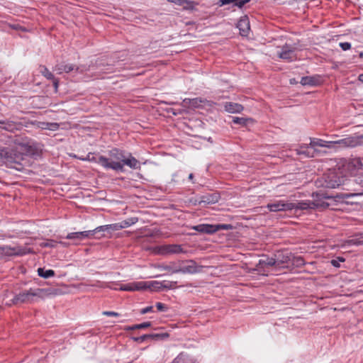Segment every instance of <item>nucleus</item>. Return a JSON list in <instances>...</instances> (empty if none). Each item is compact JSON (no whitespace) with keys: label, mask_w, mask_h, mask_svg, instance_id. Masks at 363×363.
I'll list each match as a JSON object with an SVG mask.
<instances>
[{"label":"nucleus","mask_w":363,"mask_h":363,"mask_svg":"<svg viewBox=\"0 0 363 363\" xmlns=\"http://www.w3.org/2000/svg\"><path fill=\"white\" fill-rule=\"evenodd\" d=\"M328 204L320 201H300L298 203H291L283 200L274 201L269 203L267 206L271 212L287 211L292 209H314L318 208H326Z\"/></svg>","instance_id":"f257e3e1"},{"label":"nucleus","mask_w":363,"mask_h":363,"mask_svg":"<svg viewBox=\"0 0 363 363\" xmlns=\"http://www.w3.org/2000/svg\"><path fill=\"white\" fill-rule=\"evenodd\" d=\"M310 147L314 150L315 147H328L330 149L354 147L360 144L359 137L351 136L338 140L325 141L318 138H311Z\"/></svg>","instance_id":"f03ea898"},{"label":"nucleus","mask_w":363,"mask_h":363,"mask_svg":"<svg viewBox=\"0 0 363 363\" xmlns=\"http://www.w3.org/2000/svg\"><path fill=\"white\" fill-rule=\"evenodd\" d=\"M50 294H52V291L50 289L30 288L28 290L23 291L16 294L11 300V303H8V305L11 306L12 304L17 305L20 303H32L37 298L43 299Z\"/></svg>","instance_id":"7ed1b4c3"},{"label":"nucleus","mask_w":363,"mask_h":363,"mask_svg":"<svg viewBox=\"0 0 363 363\" xmlns=\"http://www.w3.org/2000/svg\"><path fill=\"white\" fill-rule=\"evenodd\" d=\"M4 162L11 168L16 169L17 170H22L26 163V160L23 156L17 152L16 151L12 150L11 152H5Z\"/></svg>","instance_id":"20e7f679"},{"label":"nucleus","mask_w":363,"mask_h":363,"mask_svg":"<svg viewBox=\"0 0 363 363\" xmlns=\"http://www.w3.org/2000/svg\"><path fill=\"white\" fill-rule=\"evenodd\" d=\"M85 160H86V161L97 162L106 169L123 172V164L119 162L109 161V159L101 155L96 157L93 153L89 152L85 157Z\"/></svg>","instance_id":"39448f33"},{"label":"nucleus","mask_w":363,"mask_h":363,"mask_svg":"<svg viewBox=\"0 0 363 363\" xmlns=\"http://www.w3.org/2000/svg\"><path fill=\"white\" fill-rule=\"evenodd\" d=\"M345 168L350 174L358 173L355 178V182L360 184L359 177H363V157H355L350 159L345 164Z\"/></svg>","instance_id":"423d86ee"},{"label":"nucleus","mask_w":363,"mask_h":363,"mask_svg":"<svg viewBox=\"0 0 363 363\" xmlns=\"http://www.w3.org/2000/svg\"><path fill=\"white\" fill-rule=\"evenodd\" d=\"M324 184L325 188L335 189L344 183V178L338 175L335 171H331L324 174Z\"/></svg>","instance_id":"0eeeda50"},{"label":"nucleus","mask_w":363,"mask_h":363,"mask_svg":"<svg viewBox=\"0 0 363 363\" xmlns=\"http://www.w3.org/2000/svg\"><path fill=\"white\" fill-rule=\"evenodd\" d=\"M30 252V250L22 247L21 246L11 247L9 245H4L0 247L1 258L6 256H21L28 254Z\"/></svg>","instance_id":"6e6552de"},{"label":"nucleus","mask_w":363,"mask_h":363,"mask_svg":"<svg viewBox=\"0 0 363 363\" xmlns=\"http://www.w3.org/2000/svg\"><path fill=\"white\" fill-rule=\"evenodd\" d=\"M207 104H208V101L202 98H195L192 99H184L180 104L181 106L184 108L191 109L203 108Z\"/></svg>","instance_id":"1a4fd4ad"},{"label":"nucleus","mask_w":363,"mask_h":363,"mask_svg":"<svg viewBox=\"0 0 363 363\" xmlns=\"http://www.w3.org/2000/svg\"><path fill=\"white\" fill-rule=\"evenodd\" d=\"M181 245H165L158 248V253L162 255L185 253Z\"/></svg>","instance_id":"9d476101"},{"label":"nucleus","mask_w":363,"mask_h":363,"mask_svg":"<svg viewBox=\"0 0 363 363\" xmlns=\"http://www.w3.org/2000/svg\"><path fill=\"white\" fill-rule=\"evenodd\" d=\"M192 229L201 233L211 234L220 229H228V227L226 225H213L209 224H200L193 226Z\"/></svg>","instance_id":"9b49d317"},{"label":"nucleus","mask_w":363,"mask_h":363,"mask_svg":"<svg viewBox=\"0 0 363 363\" xmlns=\"http://www.w3.org/2000/svg\"><path fill=\"white\" fill-rule=\"evenodd\" d=\"M102 228L103 227L100 226L93 230H85L82 232L70 233L67 234L66 238L69 240L77 239L79 240H84L85 238H89L94 235L96 231H100L101 230H102Z\"/></svg>","instance_id":"f8f14e48"},{"label":"nucleus","mask_w":363,"mask_h":363,"mask_svg":"<svg viewBox=\"0 0 363 363\" xmlns=\"http://www.w3.org/2000/svg\"><path fill=\"white\" fill-rule=\"evenodd\" d=\"M169 337V334L163 330L153 331L150 333L142 335L138 337H134L133 340H145L147 339L159 340Z\"/></svg>","instance_id":"ddd939ff"},{"label":"nucleus","mask_w":363,"mask_h":363,"mask_svg":"<svg viewBox=\"0 0 363 363\" xmlns=\"http://www.w3.org/2000/svg\"><path fill=\"white\" fill-rule=\"evenodd\" d=\"M279 57L288 61H293L296 58L294 49L289 46H284L279 51L277 52Z\"/></svg>","instance_id":"4468645a"},{"label":"nucleus","mask_w":363,"mask_h":363,"mask_svg":"<svg viewBox=\"0 0 363 363\" xmlns=\"http://www.w3.org/2000/svg\"><path fill=\"white\" fill-rule=\"evenodd\" d=\"M198 267L195 262L189 260L182 267L175 269L172 273L194 274L198 272Z\"/></svg>","instance_id":"2eb2a0df"},{"label":"nucleus","mask_w":363,"mask_h":363,"mask_svg":"<svg viewBox=\"0 0 363 363\" xmlns=\"http://www.w3.org/2000/svg\"><path fill=\"white\" fill-rule=\"evenodd\" d=\"M220 196L218 194L213 193L211 194L203 195L200 197V199L197 201L198 204L201 205L202 203L205 205L213 204L217 203L219 201Z\"/></svg>","instance_id":"dca6fc26"},{"label":"nucleus","mask_w":363,"mask_h":363,"mask_svg":"<svg viewBox=\"0 0 363 363\" xmlns=\"http://www.w3.org/2000/svg\"><path fill=\"white\" fill-rule=\"evenodd\" d=\"M147 285L145 289L149 288L154 291H161L162 289H169L170 284L167 281L160 282L157 281H145Z\"/></svg>","instance_id":"f3484780"},{"label":"nucleus","mask_w":363,"mask_h":363,"mask_svg":"<svg viewBox=\"0 0 363 363\" xmlns=\"http://www.w3.org/2000/svg\"><path fill=\"white\" fill-rule=\"evenodd\" d=\"M237 27L242 36H247L250 31V21L246 17H242L238 23Z\"/></svg>","instance_id":"a211bd4d"},{"label":"nucleus","mask_w":363,"mask_h":363,"mask_svg":"<svg viewBox=\"0 0 363 363\" xmlns=\"http://www.w3.org/2000/svg\"><path fill=\"white\" fill-rule=\"evenodd\" d=\"M296 152L297 155H303L307 157H313L318 151L316 149L313 150L310 145H307L301 146L300 148L296 150Z\"/></svg>","instance_id":"6ab92c4d"},{"label":"nucleus","mask_w":363,"mask_h":363,"mask_svg":"<svg viewBox=\"0 0 363 363\" xmlns=\"http://www.w3.org/2000/svg\"><path fill=\"white\" fill-rule=\"evenodd\" d=\"M146 285L147 284L145 281H139L123 285L121 287V290L129 291H139L144 289L146 287Z\"/></svg>","instance_id":"aec40b11"},{"label":"nucleus","mask_w":363,"mask_h":363,"mask_svg":"<svg viewBox=\"0 0 363 363\" xmlns=\"http://www.w3.org/2000/svg\"><path fill=\"white\" fill-rule=\"evenodd\" d=\"M277 261V265L283 264H289L291 259V255L287 252H279L275 255Z\"/></svg>","instance_id":"412c9836"},{"label":"nucleus","mask_w":363,"mask_h":363,"mask_svg":"<svg viewBox=\"0 0 363 363\" xmlns=\"http://www.w3.org/2000/svg\"><path fill=\"white\" fill-rule=\"evenodd\" d=\"M109 156V161L119 162L120 163H123L125 155L123 151L118 149H113L110 151Z\"/></svg>","instance_id":"4be33fe9"},{"label":"nucleus","mask_w":363,"mask_h":363,"mask_svg":"<svg viewBox=\"0 0 363 363\" xmlns=\"http://www.w3.org/2000/svg\"><path fill=\"white\" fill-rule=\"evenodd\" d=\"M121 164H123V167L124 165H127L129 167H130L131 169H140V167L139 161L130 155L128 157H126L125 156L124 160L123 161V163H121Z\"/></svg>","instance_id":"5701e85b"},{"label":"nucleus","mask_w":363,"mask_h":363,"mask_svg":"<svg viewBox=\"0 0 363 363\" xmlns=\"http://www.w3.org/2000/svg\"><path fill=\"white\" fill-rule=\"evenodd\" d=\"M300 83L303 86H316L319 84V78L315 76L303 77Z\"/></svg>","instance_id":"b1692460"},{"label":"nucleus","mask_w":363,"mask_h":363,"mask_svg":"<svg viewBox=\"0 0 363 363\" xmlns=\"http://www.w3.org/2000/svg\"><path fill=\"white\" fill-rule=\"evenodd\" d=\"M225 109L229 113H235L241 112L243 107L239 104L229 102L225 104Z\"/></svg>","instance_id":"393cba45"},{"label":"nucleus","mask_w":363,"mask_h":363,"mask_svg":"<svg viewBox=\"0 0 363 363\" xmlns=\"http://www.w3.org/2000/svg\"><path fill=\"white\" fill-rule=\"evenodd\" d=\"M0 128L8 131H13L18 129V124L11 121H0Z\"/></svg>","instance_id":"a878e982"},{"label":"nucleus","mask_w":363,"mask_h":363,"mask_svg":"<svg viewBox=\"0 0 363 363\" xmlns=\"http://www.w3.org/2000/svg\"><path fill=\"white\" fill-rule=\"evenodd\" d=\"M138 221V218H131L128 220L122 221L120 224H115L113 225V229L118 230L120 228H128L133 224H135Z\"/></svg>","instance_id":"bb28decb"},{"label":"nucleus","mask_w":363,"mask_h":363,"mask_svg":"<svg viewBox=\"0 0 363 363\" xmlns=\"http://www.w3.org/2000/svg\"><path fill=\"white\" fill-rule=\"evenodd\" d=\"M173 363H195L189 356L181 353L173 362Z\"/></svg>","instance_id":"cd10ccee"},{"label":"nucleus","mask_w":363,"mask_h":363,"mask_svg":"<svg viewBox=\"0 0 363 363\" xmlns=\"http://www.w3.org/2000/svg\"><path fill=\"white\" fill-rule=\"evenodd\" d=\"M38 274L40 277L48 279L55 276V272L52 269L45 270L43 268L38 269Z\"/></svg>","instance_id":"c85d7f7f"},{"label":"nucleus","mask_w":363,"mask_h":363,"mask_svg":"<svg viewBox=\"0 0 363 363\" xmlns=\"http://www.w3.org/2000/svg\"><path fill=\"white\" fill-rule=\"evenodd\" d=\"M259 264L262 266H274L277 265V258L266 257L259 260Z\"/></svg>","instance_id":"c756f323"},{"label":"nucleus","mask_w":363,"mask_h":363,"mask_svg":"<svg viewBox=\"0 0 363 363\" xmlns=\"http://www.w3.org/2000/svg\"><path fill=\"white\" fill-rule=\"evenodd\" d=\"M290 263L296 267H300L305 264L304 260L301 257H293L292 255Z\"/></svg>","instance_id":"7c9ffc66"},{"label":"nucleus","mask_w":363,"mask_h":363,"mask_svg":"<svg viewBox=\"0 0 363 363\" xmlns=\"http://www.w3.org/2000/svg\"><path fill=\"white\" fill-rule=\"evenodd\" d=\"M57 242L53 240H49L40 243V246L42 247H55Z\"/></svg>","instance_id":"2f4dec72"},{"label":"nucleus","mask_w":363,"mask_h":363,"mask_svg":"<svg viewBox=\"0 0 363 363\" xmlns=\"http://www.w3.org/2000/svg\"><path fill=\"white\" fill-rule=\"evenodd\" d=\"M40 72L48 79H54V75L45 67H43Z\"/></svg>","instance_id":"473e14b6"},{"label":"nucleus","mask_w":363,"mask_h":363,"mask_svg":"<svg viewBox=\"0 0 363 363\" xmlns=\"http://www.w3.org/2000/svg\"><path fill=\"white\" fill-rule=\"evenodd\" d=\"M247 119L245 118H240V117H234L233 118V122L235 124H240V125H246Z\"/></svg>","instance_id":"72a5a7b5"},{"label":"nucleus","mask_w":363,"mask_h":363,"mask_svg":"<svg viewBox=\"0 0 363 363\" xmlns=\"http://www.w3.org/2000/svg\"><path fill=\"white\" fill-rule=\"evenodd\" d=\"M150 325V323L149 322L143 323L142 324L135 325L132 327H128V330H135V329H140V328H145Z\"/></svg>","instance_id":"f704fd0d"},{"label":"nucleus","mask_w":363,"mask_h":363,"mask_svg":"<svg viewBox=\"0 0 363 363\" xmlns=\"http://www.w3.org/2000/svg\"><path fill=\"white\" fill-rule=\"evenodd\" d=\"M345 258H343L342 257H338L336 259H332L330 262L333 266H334L335 267H339L340 262H345Z\"/></svg>","instance_id":"c9c22d12"},{"label":"nucleus","mask_w":363,"mask_h":363,"mask_svg":"<svg viewBox=\"0 0 363 363\" xmlns=\"http://www.w3.org/2000/svg\"><path fill=\"white\" fill-rule=\"evenodd\" d=\"M59 127V125L57 123H47L45 126H43V128L48 129L50 130H56Z\"/></svg>","instance_id":"e433bc0d"},{"label":"nucleus","mask_w":363,"mask_h":363,"mask_svg":"<svg viewBox=\"0 0 363 363\" xmlns=\"http://www.w3.org/2000/svg\"><path fill=\"white\" fill-rule=\"evenodd\" d=\"M349 245H363V239L362 238H355L352 239L348 241Z\"/></svg>","instance_id":"4c0bfd02"},{"label":"nucleus","mask_w":363,"mask_h":363,"mask_svg":"<svg viewBox=\"0 0 363 363\" xmlns=\"http://www.w3.org/2000/svg\"><path fill=\"white\" fill-rule=\"evenodd\" d=\"M78 70L79 68L77 67L75 68V66L74 65H64V72H67V73H69L73 70Z\"/></svg>","instance_id":"58836bf2"},{"label":"nucleus","mask_w":363,"mask_h":363,"mask_svg":"<svg viewBox=\"0 0 363 363\" xmlns=\"http://www.w3.org/2000/svg\"><path fill=\"white\" fill-rule=\"evenodd\" d=\"M102 315H106V316H113V317H116V318L120 317L121 315L118 313H116L114 311H103Z\"/></svg>","instance_id":"ea45409f"},{"label":"nucleus","mask_w":363,"mask_h":363,"mask_svg":"<svg viewBox=\"0 0 363 363\" xmlns=\"http://www.w3.org/2000/svg\"><path fill=\"white\" fill-rule=\"evenodd\" d=\"M156 307L159 311H166L167 309V307L166 306V305H164V303H160V302H157L156 303Z\"/></svg>","instance_id":"a19ab883"},{"label":"nucleus","mask_w":363,"mask_h":363,"mask_svg":"<svg viewBox=\"0 0 363 363\" xmlns=\"http://www.w3.org/2000/svg\"><path fill=\"white\" fill-rule=\"evenodd\" d=\"M340 47L343 50H350L351 48V44L350 43H347V42L340 43Z\"/></svg>","instance_id":"79ce46f5"},{"label":"nucleus","mask_w":363,"mask_h":363,"mask_svg":"<svg viewBox=\"0 0 363 363\" xmlns=\"http://www.w3.org/2000/svg\"><path fill=\"white\" fill-rule=\"evenodd\" d=\"M55 69L58 72L59 74H61L64 72V65L59 64L57 65L55 67Z\"/></svg>","instance_id":"37998d69"},{"label":"nucleus","mask_w":363,"mask_h":363,"mask_svg":"<svg viewBox=\"0 0 363 363\" xmlns=\"http://www.w3.org/2000/svg\"><path fill=\"white\" fill-rule=\"evenodd\" d=\"M169 2L174 3L178 5H183L187 2V0H167Z\"/></svg>","instance_id":"c03bdc74"},{"label":"nucleus","mask_w":363,"mask_h":363,"mask_svg":"<svg viewBox=\"0 0 363 363\" xmlns=\"http://www.w3.org/2000/svg\"><path fill=\"white\" fill-rule=\"evenodd\" d=\"M152 308H153L152 306H147L146 308H143L141 310L140 313L141 314H145V313H147L149 312H151V311H152Z\"/></svg>","instance_id":"a18cd8bd"},{"label":"nucleus","mask_w":363,"mask_h":363,"mask_svg":"<svg viewBox=\"0 0 363 363\" xmlns=\"http://www.w3.org/2000/svg\"><path fill=\"white\" fill-rule=\"evenodd\" d=\"M250 0H240V1H238L237 3H236V5L241 8L246 3H247Z\"/></svg>","instance_id":"49530a36"},{"label":"nucleus","mask_w":363,"mask_h":363,"mask_svg":"<svg viewBox=\"0 0 363 363\" xmlns=\"http://www.w3.org/2000/svg\"><path fill=\"white\" fill-rule=\"evenodd\" d=\"M160 268L164 269V270H167L168 272H170L172 273V271L174 270L175 269H172V267L170 266H168V265H165V266H160L159 267Z\"/></svg>","instance_id":"de8ad7c7"},{"label":"nucleus","mask_w":363,"mask_h":363,"mask_svg":"<svg viewBox=\"0 0 363 363\" xmlns=\"http://www.w3.org/2000/svg\"><path fill=\"white\" fill-rule=\"evenodd\" d=\"M362 193H358V194H344L343 198H349L350 196H357V195H362Z\"/></svg>","instance_id":"09e8293b"},{"label":"nucleus","mask_w":363,"mask_h":363,"mask_svg":"<svg viewBox=\"0 0 363 363\" xmlns=\"http://www.w3.org/2000/svg\"><path fill=\"white\" fill-rule=\"evenodd\" d=\"M53 82V85L55 86V90L57 91L58 88L59 81L54 77V79H52Z\"/></svg>","instance_id":"8fccbe9b"},{"label":"nucleus","mask_w":363,"mask_h":363,"mask_svg":"<svg viewBox=\"0 0 363 363\" xmlns=\"http://www.w3.org/2000/svg\"><path fill=\"white\" fill-rule=\"evenodd\" d=\"M219 1L222 3V4H228L231 2L235 1V0H219Z\"/></svg>","instance_id":"3c124183"},{"label":"nucleus","mask_w":363,"mask_h":363,"mask_svg":"<svg viewBox=\"0 0 363 363\" xmlns=\"http://www.w3.org/2000/svg\"><path fill=\"white\" fill-rule=\"evenodd\" d=\"M5 152H6V151L0 150V158H5Z\"/></svg>","instance_id":"603ef678"},{"label":"nucleus","mask_w":363,"mask_h":363,"mask_svg":"<svg viewBox=\"0 0 363 363\" xmlns=\"http://www.w3.org/2000/svg\"><path fill=\"white\" fill-rule=\"evenodd\" d=\"M359 80L363 83V73L359 75Z\"/></svg>","instance_id":"864d4df0"},{"label":"nucleus","mask_w":363,"mask_h":363,"mask_svg":"<svg viewBox=\"0 0 363 363\" xmlns=\"http://www.w3.org/2000/svg\"><path fill=\"white\" fill-rule=\"evenodd\" d=\"M359 178H360V179H359V181L360 182V185L363 186V177H361Z\"/></svg>","instance_id":"5fc2aeb1"},{"label":"nucleus","mask_w":363,"mask_h":363,"mask_svg":"<svg viewBox=\"0 0 363 363\" xmlns=\"http://www.w3.org/2000/svg\"><path fill=\"white\" fill-rule=\"evenodd\" d=\"M60 243H61L64 247L68 246V243H67V242H60Z\"/></svg>","instance_id":"6e6d98bb"},{"label":"nucleus","mask_w":363,"mask_h":363,"mask_svg":"<svg viewBox=\"0 0 363 363\" xmlns=\"http://www.w3.org/2000/svg\"><path fill=\"white\" fill-rule=\"evenodd\" d=\"M193 178H194V175H193V174H190L189 175V179L190 180H192V179H193Z\"/></svg>","instance_id":"4d7b16f0"},{"label":"nucleus","mask_w":363,"mask_h":363,"mask_svg":"<svg viewBox=\"0 0 363 363\" xmlns=\"http://www.w3.org/2000/svg\"><path fill=\"white\" fill-rule=\"evenodd\" d=\"M78 158L81 160L86 161V160H85V157H78Z\"/></svg>","instance_id":"13d9d810"},{"label":"nucleus","mask_w":363,"mask_h":363,"mask_svg":"<svg viewBox=\"0 0 363 363\" xmlns=\"http://www.w3.org/2000/svg\"><path fill=\"white\" fill-rule=\"evenodd\" d=\"M78 158L81 160L86 161V160H85V157H78Z\"/></svg>","instance_id":"bf43d9fd"},{"label":"nucleus","mask_w":363,"mask_h":363,"mask_svg":"<svg viewBox=\"0 0 363 363\" xmlns=\"http://www.w3.org/2000/svg\"><path fill=\"white\" fill-rule=\"evenodd\" d=\"M290 82H291V84H294L295 83V79H291Z\"/></svg>","instance_id":"052dcab7"},{"label":"nucleus","mask_w":363,"mask_h":363,"mask_svg":"<svg viewBox=\"0 0 363 363\" xmlns=\"http://www.w3.org/2000/svg\"><path fill=\"white\" fill-rule=\"evenodd\" d=\"M184 111V110H179L178 113H182Z\"/></svg>","instance_id":"680f3d73"},{"label":"nucleus","mask_w":363,"mask_h":363,"mask_svg":"<svg viewBox=\"0 0 363 363\" xmlns=\"http://www.w3.org/2000/svg\"><path fill=\"white\" fill-rule=\"evenodd\" d=\"M13 28L14 29H17V28H18V26H13Z\"/></svg>","instance_id":"e2e57ef3"},{"label":"nucleus","mask_w":363,"mask_h":363,"mask_svg":"<svg viewBox=\"0 0 363 363\" xmlns=\"http://www.w3.org/2000/svg\"><path fill=\"white\" fill-rule=\"evenodd\" d=\"M174 115H177L178 113H176L174 111L172 112Z\"/></svg>","instance_id":"0e129e2a"}]
</instances>
